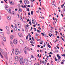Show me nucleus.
<instances>
[{"label": "nucleus", "instance_id": "1", "mask_svg": "<svg viewBox=\"0 0 65 65\" xmlns=\"http://www.w3.org/2000/svg\"><path fill=\"white\" fill-rule=\"evenodd\" d=\"M4 34L3 32H0V36L1 37V38L3 37V40L4 42H6V39L5 37H4Z\"/></svg>", "mask_w": 65, "mask_h": 65}, {"label": "nucleus", "instance_id": "2", "mask_svg": "<svg viewBox=\"0 0 65 65\" xmlns=\"http://www.w3.org/2000/svg\"><path fill=\"white\" fill-rule=\"evenodd\" d=\"M28 60L26 59H24V62L26 65H27L28 63Z\"/></svg>", "mask_w": 65, "mask_h": 65}, {"label": "nucleus", "instance_id": "3", "mask_svg": "<svg viewBox=\"0 0 65 65\" xmlns=\"http://www.w3.org/2000/svg\"><path fill=\"white\" fill-rule=\"evenodd\" d=\"M24 3L25 4H29V2L28 0H24Z\"/></svg>", "mask_w": 65, "mask_h": 65}, {"label": "nucleus", "instance_id": "4", "mask_svg": "<svg viewBox=\"0 0 65 65\" xmlns=\"http://www.w3.org/2000/svg\"><path fill=\"white\" fill-rule=\"evenodd\" d=\"M13 43L15 44H16L18 43L17 40L16 39H14L13 41Z\"/></svg>", "mask_w": 65, "mask_h": 65}, {"label": "nucleus", "instance_id": "5", "mask_svg": "<svg viewBox=\"0 0 65 65\" xmlns=\"http://www.w3.org/2000/svg\"><path fill=\"white\" fill-rule=\"evenodd\" d=\"M20 42L21 44H24V41L22 40H20Z\"/></svg>", "mask_w": 65, "mask_h": 65}, {"label": "nucleus", "instance_id": "6", "mask_svg": "<svg viewBox=\"0 0 65 65\" xmlns=\"http://www.w3.org/2000/svg\"><path fill=\"white\" fill-rule=\"evenodd\" d=\"M19 61H20V62L24 61V60H23V59L22 57H20Z\"/></svg>", "mask_w": 65, "mask_h": 65}, {"label": "nucleus", "instance_id": "7", "mask_svg": "<svg viewBox=\"0 0 65 65\" xmlns=\"http://www.w3.org/2000/svg\"><path fill=\"white\" fill-rule=\"evenodd\" d=\"M15 60L16 61H19V59H18V57L17 56H15Z\"/></svg>", "mask_w": 65, "mask_h": 65}, {"label": "nucleus", "instance_id": "8", "mask_svg": "<svg viewBox=\"0 0 65 65\" xmlns=\"http://www.w3.org/2000/svg\"><path fill=\"white\" fill-rule=\"evenodd\" d=\"M24 50H28V47H27V46H26V45H24Z\"/></svg>", "mask_w": 65, "mask_h": 65}, {"label": "nucleus", "instance_id": "9", "mask_svg": "<svg viewBox=\"0 0 65 65\" xmlns=\"http://www.w3.org/2000/svg\"><path fill=\"white\" fill-rule=\"evenodd\" d=\"M30 43L32 44H32H35V42L34 41V40H31L30 41Z\"/></svg>", "mask_w": 65, "mask_h": 65}, {"label": "nucleus", "instance_id": "10", "mask_svg": "<svg viewBox=\"0 0 65 65\" xmlns=\"http://www.w3.org/2000/svg\"><path fill=\"white\" fill-rule=\"evenodd\" d=\"M18 35L20 37H23V35H22V34H21V33H19L18 34Z\"/></svg>", "mask_w": 65, "mask_h": 65}, {"label": "nucleus", "instance_id": "11", "mask_svg": "<svg viewBox=\"0 0 65 65\" xmlns=\"http://www.w3.org/2000/svg\"><path fill=\"white\" fill-rule=\"evenodd\" d=\"M5 58H6V59H7V54H6V53H5Z\"/></svg>", "mask_w": 65, "mask_h": 65}, {"label": "nucleus", "instance_id": "12", "mask_svg": "<svg viewBox=\"0 0 65 65\" xmlns=\"http://www.w3.org/2000/svg\"><path fill=\"white\" fill-rule=\"evenodd\" d=\"M9 63H10V64H12V60L11 59H9Z\"/></svg>", "mask_w": 65, "mask_h": 65}, {"label": "nucleus", "instance_id": "13", "mask_svg": "<svg viewBox=\"0 0 65 65\" xmlns=\"http://www.w3.org/2000/svg\"><path fill=\"white\" fill-rule=\"evenodd\" d=\"M21 65H24V61H21L20 62Z\"/></svg>", "mask_w": 65, "mask_h": 65}, {"label": "nucleus", "instance_id": "14", "mask_svg": "<svg viewBox=\"0 0 65 65\" xmlns=\"http://www.w3.org/2000/svg\"><path fill=\"white\" fill-rule=\"evenodd\" d=\"M0 51L2 54H4V52H3V50L2 49L0 48Z\"/></svg>", "mask_w": 65, "mask_h": 65}, {"label": "nucleus", "instance_id": "15", "mask_svg": "<svg viewBox=\"0 0 65 65\" xmlns=\"http://www.w3.org/2000/svg\"><path fill=\"white\" fill-rule=\"evenodd\" d=\"M20 19L21 21V22H23V18H22V16H20Z\"/></svg>", "mask_w": 65, "mask_h": 65}, {"label": "nucleus", "instance_id": "16", "mask_svg": "<svg viewBox=\"0 0 65 65\" xmlns=\"http://www.w3.org/2000/svg\"><path fill=\"white\" fill-rule=\"evenodd\" d=\"M35 38L37 40V41H39V40L38 39V37L37 36H35Z\"/></svg>", "mask_w": 65, "mask_h": 65}, {"label": "nucleus", "instance_id": "17", "mask_svg": "<svg viewBox=\"0 0 65 65\" xmlns=\"http://www.w3.org/2000/svg\"><path fill=\"white\" fill-rule=\"evenodd\" d=\"M28 63L29 65H31V64H32V61H28Z\"/></svg>", "mask_w": 65, "mask_h": 65}, {"label": "nucleus", "instance_id": "18", "mask_svg": "<svg viewBox=\"0 0 65 65\" xmlns=\"http://www.w3.org/2000/svg\"><path fill=\"white\" fill-rule=\"evenodd\" d=\"M9 13H10L11 14V9H9Z\"/></svg>", "mask_w": 65, "mask_h": 65}, {"label": "nucleus", "instance_id": "19", "mask_svg": "<svg viewBox=\"0 0 65 65\" xmlns=\"http://www.w3.org/2000/svg\"><path fill=\"white\" fill-rule=\"evenodd\" d=\"M40 62H42V63H43L44 62H45V61H41V60H40Z\"/></svg>", "mask_w": 65, "mask_h": 65}, {"label": "nucleus", "instance_id": "20", "mask_svg": "<svg viewBox=\"0 0 65 65\" xmlns=\"http://www.w3.org/2000/svg\"><path fill=\"white\" fill-rule=\"evenodd\" d=\"M15 53L18 52H19V50H18V49H16L15 50Z\"/></svg>", "mask_w": 65, "mask_h": 65}, {"label": "nucleus", "instance_id": "21", "mask_svg": "<svg viewBox=\"0 0 65 65\" xmlns=\"http://www.w3.org/2000/svg\"><path fill=\"white\" fill-rule=\"evenodd\" d=\"M18 27L19 28H21V27H22V25H21V24H18Z\"/></svg>", "mask_w": 65, "mask_h": 65}, {"label": "nucleus", "instance_id": "22", "mask_svg": "<svg viewBox=\"0 0 65 65\" xmlns=\"http://www.w3.org/2000/svg\"><path fill=\"white\" fill-rule=\"evenodd\" d=\"M10 38L11 39H13V35L11 36L10 37Z\"/></svg>", "mask_w": 65, "mask_h": 65}, {"label": "nucleus", "instance_id": "23", "mask_svg": "<svg viewBox=\"0 0 65 65\" xmlns=\"http://www.w3.org/2000/svg\"><path fill=\"white\" fill-rule=\"evenodd\" d=\"M12 53L13 54H14V49H13V50H12Z\"/></svg>", "mask_w": 65, "mask_h": 65}, {"label": "nucleus", "instance_id": "24", "mask_svg": "<svg viewBox=\"0 0 65 65\" xmlns=\"http://www.w3.org/2000/svg\"><path fill=\"white\" fill-rule=\"evenodd\" d=\"M47 46L49 48H51V46L50 45V44L49 43H48Z\"/></svg>", "mask_w": 65, "mask_h": 65}, {"label": "nucleus", "instance_id": "25", "mask_svg": "<svg viewBox=\"0 0 65 65\" xmlns=\"http://www.w3.org/2000/svg\"><path fill=\"white\" fill-rule=\"evenodd\" d=\"M10 43L11 44V46H12V45H13V43H12V41H11L10 42Z\"/></svg>", "mask_w": 65, "mask_h": 65}, {"label": "nucleus", "instance_id": "26", "mask_svg": "<svg viewBox=\"0 0 65 65\" xmlns=\"http://www.w3.org/2000/svg\"><path fill=\"white\" fill-rule=\"evenodd\" d=\"M25 30L26 32H28V29H27V27L25 28Z\"/></svg>", "mask_w": 65, "mask_h": 65}, {"label": "nucleus", "instance_id": "27", "mask_svg": "<svg viewBox=\"0 0 65 65\" xmlns=\"http://www.w3.org/2000/svg\"><path fill=\"white\" fill-rule=\"evenodd\" d=\"M12 14H13V15H15V12H14L13 11L12 12Z\"/></svg>", "mask_w": 65, "mask_h": 65}, {"label": "nucleus", "instance_id": "28", "mask_svg": "<svg viewBox=\"0 0 65 65\" xmlns=\"http://www.w3.org/2000/svg\"><path fill=\"white\" fill-rule=\"evenodd\" d=\"M0 56H1V57L2 58H3V56H2V55L1 54V52H0Z\"/></svg>", "mask_w": 65, "mask_h": 65}, {"label": "nucleus", "instance_id": "29", "mask_svg": "<svg viewBox=\"0 0 65 65\" xmlns=\"http://www.w3.org/2000/svg\"><path fill=\"white\" fill-rule=\"evenodd\" d=\"M9 20H11V17L10 16H8Z\"/></svg>", "mask_w": 65, "mask_h": 65}, {"label": "nucleus", "instance_id": "30", "mask_svg": "<svg viewBox=\"0 0 65 65\" xmlns=\"http://www.w3.org/2000/svg\"><path fill=\"white\" fill-rule=\"evenodd\" d=\"M40 44H42V43H43V41H42L40 42Z\"/></svg>", "mask_w": 65, "mask_h": 65}, {"label": "nucleus", "instance_id": "31", "mask_svg": "<svg viewBox=\"0 0 65 65\" xmlns=\"http://www.w3.org/2000/svg\"><path fill=\"white\" fill-rule=\"evenodd\" d=\"M15 54L16 55H18V54H19V52H15Z\"/></svg>", "mask_w": 65, "mask_h": 65}, {"label": "nucleus", "instance_id": "32", "mask_svg": "<svg viewBox=\"0 0 65 65\" xmlns=\"http://www.w3.org/2000/svg\"><path fill=\"white\" fill-rule=\"evenodd\" d=\"M9 2H10V4H11L12 5H13V4H12V2L10 1Z\"/></svg>", "mask_w": 65, "mask_h": 65}, {"label": "nucleus", "instance_id": "33", "mask_svg": "<svg viewBox=\"0 0 65 65\" xmlns=\"http://www.w3.org/2000/svg\"><path fill=\"white\" fill-rule=\"evenodd\" d=\"M33 11H31V15H33Z\"/></svg>", "mask_w": 65, "mask_h": 65}, {"label": "nucleus", "instance_id": "34", "mask_svg": "<svg viewBox=\"0 0 65 65\" xmlns=\"http://www.w3.org/2000/svg\"><path fill=\"white\" fill-rule=\"evenodd\" d=\"M24 51L25 54H27V51H26V50H24Z\"/></svg>", "mask_w": 65, "mask_h": 65}, {"label": "nucleus", "instance_id": "35", "mask_svg": "<svg viewBox=\"0 0 65 65\" xmlns=\"http://www.w3.org/2000/svg\"><path fill=\"white\" fill-rule=\"evenodd\" d=\"M28 36L29 38H31V35H30V34H28Z\"/></svg>", "mask_w": 65, "mask_h": 65}, {"label": "nucleus", "instance_id": "36", "mask_svg": "<svg viewBox=\"0 0 65 65\" xmlns=\"http://www.w3.org/2000/svg\"><path fill=\"white\" fill-rule=\"evenodd\" d=\"M32 22L33 24L34 25H35V21Z\"/></svg>", "mask_w": 65, "mask_h": 65}, {"label": "nucleus", "instance_id": "37", "mask_svg": "<svg viewBox=\"0 0 65 65\" xmlns=\"http://www.w3.org/2000/svg\"><path fill=\"white\" fill-rule=\"evenodd\" d=\"M2 43L3 45V46H4V43L3 42V41L2 42Z\"/></svg>", "mask_w": 65, "mask_h": 65}, {"label": "nucleus", "instance_id": "38", "mask_svg": "<svg viewBox=\"0 0 65 65\" xmlns=\"http://www.w3.org/2000/svg\"><path fill=\"white\" fill-rule=\"evenodd\" d=\"M38 35V34L37 33H36L35 34V36H37Z\"/></svg>", "mask_w": 65, "mask_h": 65}, {"label": "nucleus", "instance_id": "39", "mask_svg": "<svg viewBox=\"0 0 65 65\" xmlns=\"http://www.w3.org/2000/svg\"><path fill=\"white\" fill-rule=\"evenodd\" d=\"M37 32H38V33H40L41 31L39 30H37Z\"/></svg>", "mask_w": 65, "mask_h": 65}, {"label": "nucleus", "instance_id": "40", "mask_svg": "<svg viewBox=\"0 0 65 65\" xmlns=\"http://www.w3.org/2000/svg\"><path fill=\"white\" fill-rule=\"evenodd\" d=\"M63 6H64V4H63L61 6V8H63Z\"/></svg>", "mask_w": 65, "mask_h": 65}, {"label": "nucleus", "instance_id": "41", "mask_svg": "<svg viewBox=\"0 0 65 65\" xmlns=\"http://www.w3.org/2000/svg\"><path fill=\"white\" fill-rule=\"evenodd\" d=\"M26 39L27 40L28 39V36H27V37H26Z\"/></svg>", "mask_w": 65, "mask_h": 65}, {"label": "nucleus", "instance_id": "42", "mask_svg": "<svg viewBox=\"0 0 65 65\" xmlns=\"http://www.w3.org/2000/svg\"><path fill=\"white\" fill-rule=\"evenodd\" d=\"M34 30L35 31H36V29L35 28H34Z\"/></svg>", "mask_w": 65, "mask_h": 65}, {"label": "nucleus", "instance_id": "43", "mask_svg": "<svg viewBox=\"0 0 65 65\" xmlns=\"http://www.w3.org/2000/svg\"><path fill=\"white\" fill-rule=\"evenodd\" d=\"M15 28H17V24H15Z\"/></svg>", "mask_w": 65, "mask_h": 65}, {"label": "nucleus", "instance_id": "44", "mask_svg": "<svg viewBox=\"0 0 65 65\" xmlns=\"http://www.w3.org/2000/svg\"><path fill=\"white\" fill-rule=\"evenodd\" d=\"M55 52H56V53H58V52H59V51L57 50H55Z\"/></svg>", "mask_w": 65, "mask_h": 65}, {"label": "nucleus", "instance_id": "45", "mask_svg": "<svg viewBox=\"0 0 65 65\" xmlns=\"http://www.w3.org/2000/svg\"><path fill=\"white\" fill-rule=\"evenodd\" d=\"M38 29H39V30H41V28H40V27H38Z\"/></svg>", "mask_w": 65, "mask_h": 65}, {"label": "nucleus", "instance_id": "46", "mask_svg": "<svg viewBox=\"0 0 65 65\" xmlns=\"http://www.w3.org/2000/svg\"><path fill=\"white\" fill-rule=\"evenodd\" d=\"M41 34H42V35H43V36H44L45 35H44V34H43V33H41Z\"/></svg>", "mask_w": 65, "mask_h": 65}, {"label": "nucleus", "instance_id": "47", "mask_svg": "<svg viewBox=\"0 0 65 65\" xmlns=\"http://www.w3.org/2000/svg\"><path fill=\"white\" fill-rule=\"evenodd\" d=\"M29 23L30 24V25H31V26L32 25H31L32 24L31 23V21H30L29 22Z\"/></svg>", "mask_w": 65, "mask_h": 65}, {"label": "nucleus", "instance_id": "48", "mask_svg": "<svg viewBox=\"0 0 65 65\" xmlns=\"http://www.w3.org/2000/svg\"><path fill=\"white\" fill-rule=\"evenodd\" d=\"M48 32L49 33V34H52V32H51V31H49Z\"/></svg>", "mask_w": 65, "mask_h": 65}, {"label": "nucleus", "instance_id": "49", "mask_svg": "<svg viewBox=\"0 0 65 65\" xmlns=\"http://www.w3.org/2000/svg\"><path fill=\"white\" fill-rule=\"evenodd\" d=\"M31 57L32 58H34V56L33 55H31Z\"/></svg>", "mask_w": 65, "mask_h": 65}, {"label": "nucleus", "instance_id": "50", "mask_svg": "<svg viewBox=\"0 0 65 65\" xmlns=\"http://www.w3.org/2000/svg\"><path fill=\"white\" fill-rule=\"evenodd\" d=\"M18 6L19 7H21V5H20V4H19L18 5Z\"/></svg>", "mask_w": 65, "mask_h": 65}, {"label": "nucleus", "instance_id": "51", "mask_svg": "<svg viewBox=\"0 0 65 65\" xmlns=\"http://www.w3.org/2000/svg\"><path fill=\"white\" fill-rule=\"evenodd\" d=\"M7 28H8V26H6V30H7V31H8V30H7Z\"/></svg>", "mask_w": 65, "mask_h": 65}, {"label": "nucleus", "instance_id": "52", "mask_svg": "<svg viewBox=\"0 0 65 65\" xmlns=\"http://www.w3.org/2000/svg\"><path fill=\"white\" fill-rule=\"evenodd\" d=\"M36 12H37V13H39V10L37 11H36Z\"/></svg>", "mask_w": 65, "mask_h": 65}, {"label": "nucleus", "instance_id": "53", "mask_svg": "<svg viewBox=\"0 0 65 65\" xmlns=\"http://www.w3.org/2000/svg\"><path fill=\"white\" fill-rule=\"evenodd\" d=\"M26 27H29V25L28 24H27L26 25Z\"/></svg>", "mask_w": 65, "mask_h": 65}, {"label": "nucleus", "instance_id": "54", "mask_svg": "<svg viewBox=\"0 0 65 65\" xmlns=\"http://www.w3.org/2000/svg\"><path fill=\"white\" fill-rule=\"evenodd\" d=\"M32 40H34V37H32Z\"/></svg>", "mask_w": 65, "mask_h": 65}, {"label": "nucleus", "instance_id": "55", "mask_svg": "<svg viewBox=\"0 0 65 65\" xmlns=\"http://www.w3.org/2000/svg\"><path fill=\"white\" fill-rule=\"evenodd\" d=\"M58 58L59 59H60V58H61V57H60V56H59L58 57Z\"/></svg>", "mask_w": 65, "mask_h": 65}, {"label": "nucleus", "instance_id": "56", "mask_svg": "<svg viewBox=\"0 0 65 65\" xmlns=\"http://www.w3.org/2000/svg\"><path fill=\"white\" fill-rule=\"evenodd\" d=\"M8 6H6L5 7V8H8Z\"/></svg>", "mask_w": 65, "mask_h": 65}, {"label": "nucleus", "instance_id": "57", "mask_svg": "<svg viewBox=\"0 0 65 65\" xmlns=\"http://www.w3.org/2000/svg\"><path fill=\"white\" fill-rule=\"evenodd\" d=\"M46 64V63L45 62H44L43 63V64H44V65H45V64Z\"/></svg>", "mask_w": 65, "mask_h": 65}, {"label": "nucleus", "instance_id": "58", "mask_svg": "<svg viewBox=\"0 0 65 65\" xmlns=\"http://www.w3.org/2000/svg\"><path fill=\"white\" fill-rule=\"evenodd\" d=\"M37 46L38 47H40V46L39 45H37Z\"/></svg>", "mask_w": 65, "mask_h": 65}, {"label": "nucleus", "instance_id": "59", "mask_svg": "<svg viewBox=\"0 0 65 65\" xmlns=\"http://www.w3.org/2000/svg\"><path fill=\"white\" fill-rule=\"evenodd\" d=\"M33 4H31V7H33Z\"/></svg>", "mask_w": 65, "mask_h": 65}, {"label": "nucleus", "instance_id": "60", "mask_svg": "<svg viewBox=\"0 0 65 65\" xmlns=\"http://www.w3.org/2000/svg\"><path fill=\"white\" fill-rule=\"evenodd\" d=\"M6 65H8V63H7V62L6 61Z\"/></svg>", "mask_w": 65, "mask_h": 65}, {"label": "nucleus", "instance_id": "61", "mask_svg": "<svg viewBox=\"0 0 65 65\" xmlns=\"http://www.w3.org/2000/svg\"><path fill=\"white\" fill-rule=\"evenodd\" d=\"M55 33L56 34H58V31H55Z\"/></svg>", "mask_w": 65, "mask_h": 65}, {"label": "nucleus", "instance_id": "62", "mask_svg": "<svg viewBox=\"0 0 65 65\" xmlns=\"http://www.w3.org/2000/svg\"><path fill=\"white\" fill-rule=\"evenodd\" d=\"M61 63L62 65H63V64H64V63L63 62H61Z\"/></svg>", "mask_w": 65, "mask_h": 65}, {"label": "nucleus", "instance_id": "63", "mask_svg": "<svg viewBox=\"0 0 65 65\" xmlns=\"http://www.w3.org/2000/svg\"><path fill=\"white\" fill-rule=\"evenodd\" d=\"M34 22V19H32V22Z\"/></svg>", "mask_w": 65, "mask_h": 65}, {"label": "nucleus", "instance_id": "64", "mask_svg": "<svg viewBox=\"0 0 65 65\" xmlns=\"http://www.w3.org/2000/svg\"><path fill=\"white\" fill-rule=\"evenodd\" d=\"M60 9V7H58V9Z\"/></svg>", "mask_w": 65, "mask_h": 65}]
</instances>
